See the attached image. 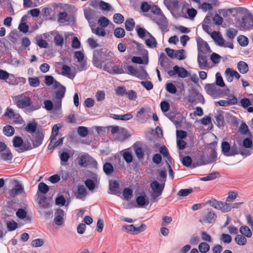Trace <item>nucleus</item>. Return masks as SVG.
<instances>
[{
  "instance_id": "nucleus-2",
  "label": "nucleus",
  "mask_w": 253,
  "mask_h": 253,
  "mask_svg": "<svg viewBox=\"0 0 253 253\" xmlns=\"http://www.w3.org/2000/svg\"><path fill=\"white\" fill-rule=\"evenodd\" d=\"M211 36L218 45L231 49L233 48V43L231 42L225 41L219 32L214 31L212 32Z\"/></svg>"
},
{
  "instance_id": "nucleus-18",
  "label": "nucleus",
  "mask_w": 253,
  "mask_h": 253,
  "mask_svg": "<svg viewBox=\"0 0 253 253\" xmlns=\"http://www.w3.org/2000/svg\"><path fill=\"white\" fill-rule=\"evenodd\" d=\"M51 34L54 37L53 41L55 45L57 46L62 47L64 43L63 37L60 35L58 32L54 31L51 32Z\"/></svg>"
},
{
  "instance_id": "nucleus-29",
  "label": "nucleus",
  "mask_w": 253,
  "mask_h": 253,
  "mask_svg": "<svg viewBox=\"0 0 253 253\" xmlns=\"http://www.w3.org/2000/svg\"><path fill=\"white\" fill-rule=\"evenodd\" d=\"M237 68L239 71L242 74L247 73L249 70L248 64L244 61H240L237 64Z\"/></svg>"
},
{
  "instance_id": "nucleus-61",
  "label": "nucleus",
  "mask_w": 253,
  "mask_h": 253,
  "mask_svg": "<svg viewBox=\"0 0 253 253\" xmlns=\"http://www.w3.org/2000/svg\"><path fill=\"white\" fill-rule=\"evenodd\" d=\"M39 190L43 194L46 193L48 190V186L43 182H41L38 186Z\"/></svg>"
},
{
  "instance_id": "nucleus-9",
  "label": "nucleus",
  "mask_w": 253,
  "mask_h": 253,
  "mask_svg": "<svg viewBox=\"0 0 253 253\" xmlns=\"http://www.w3.org/2000/svg\"><path fill=\"white\" fill-rule=\"evenodd\" d=\"M154 20L163 31L166 32L168 31V21L163 12L157 15V17L154 19Z\"/></svg>"
},
{
  "instance_id": "nucleus-27",
  "label": "nucleus",
  "mask_w": 253,
  "mask_h": 253,
  "mask_svg": "<svg viewBox=\"0 0 253 253\" xmlns=\"http://www.w3.org/2000/svg\"><path fill=\"white\" fill-rule=\"evenodd\" d=\"M216 217V214L213 212L210 211L203 218V221L209 223H212L215 221Z\"/></svg>"
},
{
  "instance_id": "nucleus-25",
  "label": "nucleus",
  "mask_w": 253,
  "mask_h": 253,
  "mask_svg": "<svg viewBox=\"0 0 253 253\" xmlns=\"http://www.w3.org/2000/svg\"><path fill=\"white\" fill-rule=\"evenodd\" d=\"M164 3L168 9L170 10L176 9L178 6V1L177 0L165 1Z\"/></svg>"
},
{
  "instance_id": "nucleus-51",
  "label": "nucleus",
  "mask_w": 253,
  "mask_h": 253,
  "mask_svg": "<svg viewBox=\"0 0 253 253\" xmlns=\"http://www.w3.org/2000/svg\"><path fill=\"white\" fill-rule=\"evenodd\" d=\"M113 21L116 24H121L124 22V17L120 13H116L113 16Z\"/></svg>"
},
{
  "instance_id": "nucleus-52",
  "label": "nucleus",
  "mask_w": 253,
  "mask_h": 253,
  "mask_svg": "<svg viewBox=\"0 0 253 253\" xmlns=\"http://www.w3.org/2000/svg\"><path fill=\"white\" fill-rule=\"evenodd\" d=\"M78 133L81 137H84L87 135L88 131L87 127L85 126H79L78 128Z\"/></svg>"
},
{
  "instance_id": "nucleus-14",
  "label": "nucleus",
  "mask_w": 253,
  "mask_h": 253,
  "mask_svg": "<svg viewBox=\"0 0 253 253\" xmlns=\"http://www.w3.org/2000/svg\"><path fill=\"white\" fill-rule=\"evenodd\" d=\"M58 22L60 23H66L69 24L74 22V18L72 16H69L68 14L64 11L58 14Z\"/></svg>"
},
{
  "instance_id": "nucleus-53",
  "label": "nucleus",
  "mask_w": 253,
  "mask_h": 253,
  "mask_svg": "<svg viewBox=\"0 0 253 253\" xmlns=\"http://www.w3.org/2000/svg\"><path fill=\"white\" fill-rule=\"evenodd\" d=\"M98 22L102 27L104 28L109 25L110 21L106 17L101 16L98 19Z\"/></svg>"
},
{
  "instance_id": "nucleus-45",
  "label": "nucleus",
  "mask_w": 253,
  "mask_h": 253,
  "mask_svg": "<svg viewBox=\"0 0 253 253\" xmlns=\"http://www.w3.org/2000/svg\"><path fill=\"white\" fill-rule=\"evenodd\" d=\"M135 77L140 79V80H143L147 78L148 74L144 69L143 67H141L139 71H137Z\"/></svg>"
},
{
  "instance_id": "nucleus-16",
  "label": "nucleus",
  "mask_w": 253,
  "mask_h": 253,
  "mask_svg": "<svg viewBox=\"0 0 253 253\" xmlns=\"http://www.w3.org/2000/svg\"><path fill=\"white\" fill-rule=\"evenodd\" d=\"M64 211L60 209H57L55 213L54 221L56 225L60 226L64 223Z\"/></svg>"
},
{
  "instance_id": "nucleus-8",
  "label": "nucleus",
  "mask_w": 253,
  "mask_h": 253,
  "mask_svg": "<svg viewBox=\"0 0 253 253\" xmlns=\"http://www.w3.org/2000/svg\"><path fill=\"white\" fill-rule=\"evenodd\" d=\"M146 228V226L144 224H141L139 227H135L133 224L129 225H124L122 227V229L127 233L132 234H137L144 231Z\"/></svg>"
},
{
  "instance_id": "nucleus-6",
  "label": "nucleus",
  "mask_w": 253,
  "mask_h": 253,
  "mask_svg": "<svg viewBox=\"0 0 253 253\" xmlns=\"http://www.w3.org/2000/svg\"><path fill=\"white\" fill-rule=\"evenodd\" d=\"M23 139L20 136H15L13 139V144L14 147L19 148L17 151L19 153L23 152L32 148L29 143L23 144Z\"/></svg>"
},
{
  "instance_id": "nucleus-35",
  "label": "nucleus",
  "mask_w": 253,
  "mask_h": 253,
  "mask_svg": "<svg viewBox=\"0 0 253 253\" xmlns=\"http://www.w3.org/2000/svg\"><path fill=\"white\" fill-rule=\"evenodd\" d=\"M136 31L137 32L138 36L140 38H146L148 36V33H150L146 29L140 27L138 26H136Z\"/></svg>"
},
{
  "instance_id": "nucleus-55",
  "label": "nucleus",
  "mask_w": 253,
  "mask_h": 253,
  "mask_svg": "<svg viewBox=\"0 0 253 253\" xmlns=\"http://www.w3.org/2000/svg\"><path fill=\"white\" fill-rule=\"evenodd\" d=\"M166 89L168 92L171 94H175L177 92V89L176 86L173 84L171 83L167 84Z\"/></svg>"
},
{
  "instance_id": "nucleus-42",
  "label": "nucleus",
  "mask_w": 253,
  "mask_h": 253,
  "mask_svg": "<svg viewBox=\"0 0 253 253\" xmlns=\"http://www.w3.org/2000/svg\"><path fill=\"white\" fill-rule=\"evenodd\" d=\"M125 31L122 28H117L115 29L114 34L117 38H122L125 36Z\"/></svg>"
},
{
  "instance_id": "nucleus-19",
  "label": "nucleus",
  "mask_w": 253,
  "mask_h": 253,
  "mask_svg": "<svg viewBox=\"0 0 253 253\" xmlns=\"http://www.w3.org/2000/svg\"><path fill=\"white\" fill-rule=\"evenodd\" d=\"M208 94L212 96H216L218 93V89L214 84H208L205 87Z\"/></svg>"
},
{
  "instance_id": "nucleus-57",
  "label": "nucleus",
  "mask_w": 253,
  "mask_h": 253,
  "mask_svg": "<svg viewBox=\"0 0 253 253\" xmlns=\"http://www.w3.org/2000/svg\"><path fill=\"white\" fill-rule=\"evenodd\" d=\"M44 241L42 239H36L34 240L32 243L31 245L35 248L42 247L43 245Z\"/></svg>"
},
{
  "instance_id": "nucleus-12",
  "label": "nucleus",
  "mask_w": 253,
  "mask_h": 253,
  "mask_svg": "<svg viewBox=\"0 0 253 253\" xmlns=\"http://www.w3.org/2000/svg\"><path fill=\"white\" fill-rule=\"evenodd\" d=\"M208 54H198L197 61L201 69H207L211 68L208 61Z\"/></svg>"
},
{
  "instance_id": "nucleus-43",
  "label": "nucleus",
  "mask_w": 253,
  "mask_h": 253,
  "mask_svg": "<svg viewBox=\"0 0 253 253\" xmlns=\"http://www.w3.org/2000/svg\"><path fill=\"white\" fill-rule=\"evenodd\" d=\"M220 240L223 243L229 244L232 241V237L229 234L223 233L220 237Z\"/></svg>"
},
{
  "instance_id": "nucleus-3",
  "label": "nucleus",
  "mask_w": 253,
  "mask_h": 253,
  "mask_svg": "<svg viewBox=\"0 0 253 253\" xmlns=\"http://www.w3.org/2000/svg\"><path fill=\"white\" fill-rule=\"evenodd\" d=\"M206 204H210L214 208L220 210L222 212H228L231 210L230 204L218 201L216 200H208Z\"/></svg>"
},
{
  "instance_id": "nucleus-39",
  "label": "nucleus",
  "mask_w": 253,
  "mask_h": 253,
  "mask_svg": "<svg viewBox=\"0 0 253 253\" xmlns=\"http://www.w3.org/2000/svg\"><path fill=\"white\" fill-rule=\"evenodd\" d=\"M198 249L201 253H206L210 250V246L208 243L202 242L199 244Z\"/></svg>"
},
{
  "instance_id": "nucleus-28",
  "label": "nucleus",
  "mask_w": 253,
  "mask_h": 253,
  "mask_svg": "<svg viewBox=\"0 0 253 253\" xmlns=\"http://www.w3.org/2000/svg\"><path fill=\"white\" fill-rule=\"evenodd\" d=\"M119 184L116 180L111 181L109 183L110 193L112 194H117L118 193V188Z\"/></svg>"
},
{
  "instance_id": "nucleus-37",
  "label": "nucleus",
  "mask_w": 253,
  "mask_h": 253,
  "mask_svg": "<svg viewBox=\"0 0 253 253\" xmlns=\"http://www.w3.org/2000/svg\"><path fill=\"white\" fill-rule=\"evenodd\" d=\"M135 27V22L132 18L128 19L126 21L125 27L127 31H131Z\"/></svg>"
},
{
  "instance_id": "nucleus-62",
  "label": "nucleus",
  "mask_w": 253,
  "mask_h": 253,
  "mask_svg": "<svg viewBox=\"0 0 253 253\" xmlns=\"http://www.w3.org/2000/svg\"><path fill=\"white\" fill-rule=\"evenodd\" d=\"M150 11L153 14L156 16L161 14L162 12L161 9L158 6L155 4H151Z\"/></svg>"
},
{
  "instance_id": "nucleus-58",
  "label": "nucleus",
  "mask_w": 253,
  "mask_h": 253,
  "mask_svg": "<svg viewBox=\"0 0 253 253\" xmlns=\"http://www.w3.org/2000/svg\"><path fill=\"white\" fill-rule=\"evenodd\" d=\"M238 42L241 46H246L248 44V38L243 35H240L238 38Z\"/></svg>"
},
{
  "instance_id": "nucleus-17",
  "label": "nucleus",
  "mask_w": 253,
  "mask_h": 253,
  "mask_svg": "<svg viewBox=\"0 0 253 253\" xmlns=\"http://www.w3.org/2000/svg\"><path fill=\"white\" fill-rule=\"evenodd\" d=\"M198 54H208L209 53L211 52L208 43L204 41L198 43Z\"/></svg>"
},
{
  "instance_id": "nucleus-36",
  "label": "nucleus",
  "mask_w": 253,
  "mask_h": 253,
  "mask_svg": "<svg viewBox=\"0 0 253 253\" xmlns=\"http://www.w3.org/2000/svg\"><path fill=\"white\" fill-rule=\"evenodd\" d=\"M92 32L98 37H104L106 35L104 28L102 27H99L95 29H92Z\"/></svg>"
},
{
  "instance_id": "nucleus-31",
  "label": "nucleus",
  "mask_w": 253,
  "mask_h": 253,
  "mask_svg": "<svg viewBox=\"0 0 253 253\" xmlns=\"http://www.w3.org/2000/svg\"><path fill=\"white\" fill-rule=\"evenodd\" d=\"M0 157L5 161H10L13 158L12 154L9 149L0 153Z\"/></svg>"
},
{
  "instance_id": "nucleus-13",
  "label": "nucleus",
  "mask_w": 253,
  "mask_h": 253,
  "mask_svg": "<svg viewBox=\"0 0 253 253\" xmlns=\"http://www.w3.org/2000/svg\"><path fill=\"white\" fill-rule=\"evenodd\" d=\"M225 75L226 80L229 83L233 81L234 77L238 80L240 78V75L238 72L230 68H228L225 70Z\"/></svg>"
},
{
  "instance_id": "nucleus-7",
  "label": "nucleus",
  "mask_w": 253,
  "mask_h": 253,
  "mask_svg": "<svg viewBox=\"0 0 253 253\" xmlns=\"http://www.w3.org/2000/svg\"><path fill=\"white\" fill-rule=\"evenodd\" d=\"M4 116L7 117L9 119L12 121L15 124H21L22 119L18 113L14 112V111L8 107L4 114Z\"/></svg>"
},
{
  "instance_id": "nucleus-34",
  "label": "nucleus",
  "mask_w": 253,
  "mask_h": 253,
  "mask_svg": "<svg viewBox=\"0 0 253 253\" xmlns=\"http://www.w3.org/2000/svg\"><path fill=\"white\" fill-rule=\"evenodd\" d=\"M103 170L106 174L110 175L114 171L113 166L110 163H106L103 166Z\"/></svg>"
},
{
  "instance_id": "nucleus-56",
  "label": "nucleus",
  "mask_w": 253,
  "mask_h": 253,
  "mask_svg": "<svg viewBox=\"0 0 253 253\" xmlns=\"http://www.w3.org/2000/svg\"><path fill=\"white\" fill-rule=\"evenodd\" d=\"M136 202L139 207L144 206L146 203V196L144 195L137 197L136 199Z\"/></svg>"
},
{
  "instance_id": "nucleus-33",
  "label": "nucleus",
  "mask_w": 253,
  "mask_h": 253,
  "mask_svg": "<svg viewBox=\"0 0 253 253\" xmlns=\"http://www.w3.org/2000/svg\"><path fill=\"white\" fill-rule=\"evenodd\" d=\"M38 124L35 121L29 123L25 127V130L30 133H34L36 131Z\"/></svg>"
},
{
  "instance_id": "nucleus-30",
  "label": "nucleus",
  "mask_w": 253,
  "mask_h": 253,
  "mask_svg": "<svg viewBox=\"0 0 253 253\" xmlns=\"http://www.w3.org/2000/svg\"><path fill=\"white\" fill-rule=\"evenodd\" d=\"M66 88L64 86L61 85L58 90L55 92V98L56 100H62L64 97Z\"/></svg>"
},
{
  "instance_id": "nucleus-23",
  "label": "nucleus",
  "mask_w": 253,
  "mask_h": 253,
  "mask_svg": "<svg viewBox=\"0 0 253 253\" xmlns=\"http://www.w3.org/2000/svg\"><path fill=\"white\" fill-rule=\"evenodd\" d=\"M237 102V98L233 96L232 99L230 100H219L215 102L216 105H218L220 106H227L230 104H235Z\"/></svg>"
},
{
  "instance_id": "nucleus-5",
  "label": "nucleus",
  "mask_w": 253,
  "mask_h": 253,
  "mask_svg": "<svg viewBox=\"0 0 253 253\" xmlns=\"http://www.w3.org/2000/svg\"><path fill=\"white\" fill-rule=\"evenodd\" d=\"M221 150L223 154L227 157L233 156L239 154L237 149L234 147L231 148L230 144L226 141L221 143Z\"/></svg>"
},
{
  "instance_id": "nucleus-22",
  "label": "nucleus",
  "mask_w": 253,
  "mask_h": 253,
  "mask_svg": "<svg viewBox=\"0 0 253 253\" xmlns=\"http://www.w3.org/2000/svg\"><path fill=\"white\" fill-rule=\"evenodd\" d=\"M111 132L112 134H125V136L122 139H126L129 136L126 129L124 128H120L118 126H112Z\"/></svg>"
},
{
  "instance_id": "nucleus-46",
  "label": "nucleus",
  "mask_w": 253,
  "mask_h": 253,
  "mask_svg": "<svg viewBox=\"0 0 253 253\" xmlns=\"http://www.w3.org/2000/svg\"><path fill=\"white\" fill-rule=\"evenodd\" d=\"M3 132L5 135L10 136L14 133V128L11 126H6L3 127Z\"/></svg>"
},
{
  "instance_id": "nucleus-15",
  "label": "nucleus",
  "mask_w": 253,
  "mask_h": 253,
  "mask_svg": "<svg viewBox=\"0 0 253 253\" xmlns=\"http://www.w3.org/2000/svg\"><path fill=\"white\" fill-rule=\"evenodd\" d=\"M24 192V188L21 183L16 182L14 187L9 192V195L12 197H15L17 195L22 194Z\"/></svg>"
},
{
  "instance_id": "nucleus-64",
  "label": "nucleus",
  "mask_w": 253,
  "mask_h": 253,
  "mask_svg": "<svg viewBox=\"0 0 253 253\" xmlns=\"http://www.w3.org/2000/svg\"><path fill=\"white\" fill-rule=\"evenodd\" d=\"M192 189H181L177 193V195L179 196H187L192 192Z\"/></svg>"
},
{
  "instance_id": "nucleus-50",
  "label": "nucleus",
  "mask_w": 253,
  "mask_h": 253,
  "mask_svg": "<svg viewBox=\"0 0 253 253\" xmlns=\"http://www.w3.org/2000/svg\"><path fill=\"white\" fill-rule=\"evenodd\" d=\"M28 82L29 84L32 87H37L40 85V80L38 77L29 78Z\"/></svg>"
},
{
  "instance_id": "nucleus-40",
  "label": "nucleus",
  "mask_w": 253,
  "mask_h": 253,
  "mask_svg": "<svg viewBox=\"0 0 253 253\" xmlns=\"http://www.w3.org/2000/svg\"><path fill=\"white\" fill-rule=\"evenodd\" d=\"M235 241L239 245L244 246L247 243V239L241 235H237L235 238Z\"/></svg>"
},
{
  "instance_id": "nucleus-32",
  "label": "nucleus",
  "mask_w": 253,
  "mask_h": 253,
  "mask_svg": "<svg viewBox=\"0 0 253 253\" xmlns=\"http://www.w3.org/2000/svg\"><path fill=\"white\" fill-rule=\"evenodd\" d=\"M107 72L111 74H121L125 73V71L123 68L115 65L112 66L111 70L107 69Z\"/></svg>"
},
{
  "instance_id": "nucleus-20",
  "label": "nucleus",
  "mask_w": 253,
  "mask_h": 253,
  "mask_svg": "<svg viewBox=\"0 0 253 253\" xmlns=\"http://www.w3.org/2000/svg\"><path fill=\"white\" fill-rule=\"evenodd\" d=\"M62 74L69 78L73 79L76 76V72H72L71 68L69 66L66 65H63L62 67Z\"/></svg>"
},
{
  "instance_id": "nucleus-63",
  "label": "nucleus",
  "mask_w": 253,
  "mask_h": 253,
  "mask_svg": "<svg viewBox=\"0 0 253 253\" xmlns=\"http://www.w3.org/2000/svg\"><path fill=\"white\" fill-rule=\"evenodd\" d=\"M216 84L220 87H223L225 85L223 79L219 73L216 74Z\"/></svg>"
},
{
  "instance_id": "nucleus-26",
  "label": "nucleus",
  "mask_w": 253,
  "mask_h": 253,
  "mask_svg": "<svg viewBox=\"0 0 253 253\" xmlns=\"http://www.w3.org/2000/svg\"><path fill=\"white\" fill-rule=\"evenodd\" d=\"M43 137L44 136L42 132H37L36 138L33 142L34 147H38L42 144Z\"/></svg>"
},
{
  "instance_id": "nucleus-44",
  "label": "nucleus",
  "mask_w": 253,
  "mask_h": 253,
  "mask_svg": "<svg viewBox=\"0 0 253 253\" xmlns=\"http://www.w3.org/2000/svg\"><path fill=\"white\" fill-rule=\"evenodd\" d=\"M237 34V31L233 28H229L226 31V35L228 39L232 40Z\"/></svg>"
},
{
  "instance_id": "nucleus-21",
  "label": "nucleus",
  "mask_w": 253,
  "mask_h": 253,
  "mask_svg": "<svg viewBox=\"0 0 253 253\" xmlns=\"http://www.w3.org/2000/svg\"><path fill=\"white\" fill-rule=\"evenodd\" d=\"M145 44L149 47L155 48L158 43L156 39L150 33H148V36L145 39Z\"/></svg>"
},
{
  "instance_id": "nucleus-1",
  "label": "nucleus",
  "mask_w": 253,
  "mask_h": 253,
  "mask_svg": "<svg viewBox=\"0 0 253 253\" xmlns=\"http://www.w3.org/2000/svg\"><path fill=\"white\" fill-rule=\"evenodd\" d=\"M14 101L19 108H27V111L32 112L40 108L39 104L33 105L31 99L24 93L15 96Z\"/></svg>"
},
{
  "instance_id": "nucleus-49",
  "label": "nucleus",
  "mask_w": 253,
  "mask_h": 253,
  "mask_svg": "<svg viewBox=\"0 0 253 253\" xmlns=\"http://www.w3.org/2000/svg\"><path fill=\"white\" fill-rule=\"evenodd\" d=\"M89 163L88 158L86 156H81L79 162V165L82 167H86Z\"/></svg>"
},
{
  "instance_id": "nucleus-11",
  "label": "nucleus",
  "mask_w": 253,
  "mask_h": 253,
  "mask_svg": "<svg viewBox=\"0 0 253 253\" xmlns=\"http://www.w3.org/2000/svg\"><path fill=\"white\" fill-rule=\"evenodd\" d=\"M38 204L39 207L38 209L41 213H43V209L49 208L51 206L50 201L48 200L44 196H41L39 197Z\"/></svg>"
},
{
  "instance_id": "nucleus-47",
  "label": "nucleus",
  "mask_w": 253,
  "mask_h": 253,
  "mask_svg": "<svg viewBox=\"0 0 253 253\" xmlns=\"http://www.w3.org/2000/svg\"><path fill=\"white\" fill-rule=\"evenodd\" d=\"M98 5L102 10L108 11L112 10L111 5L103 0H99L98 1Z\"/></svg>"
},
{
  "instance_id": "nucleus-4",
  "label": "nucleus",
  "mask_w": 253,
  "mask_h": 253,
  "mask_svg": "<svg viewBox=\"0 0 253 253\" xmlns=\"http://www.w3.org/2000/svg\"><path fill=\"white\" fill-rule=\"evenodd\" d=\"M165 187V184H160L157 181H153L150 185L152 191V197L155 199L161 195Z\"/></svg>"
},
{
  "instance_id": "nucleus-60",
  "label": "nucleus",
  "mask_w": 253,
  "mask_h": 253,
  "mask_svg": "<svg viewBox=\"0 0 253 253\" xmlns=\"http://www.w3.org/2000/svg\"><path fill=\"white\" fill-rule=\"evenodd\" d=\"M36 43L40 48H47L48 47V43L42 39L36 38Z\"/></svg>"
},
{
  "instance_id": "nucleus-10",
  "label": "nucleus",
  "mask_w": 253,
  "mask_h": 253,
  "mask_svg": "<svg viewBox=\"0 0 253 253\" xmlns=\"http://www.w3.org/2000/svg\"><path fill=\"white\" fill-rule=\"evenodd\" d=\"M239 25L241 29L248 30L253 26V17L251 15H245L239 21Z\"/></svg>"
},
{
  "instance_id": "nucleus-41",
  "label": "nucleus",
  "mask_w": 253,
  "mask_h": 253,
  "mask_svg": "<svg viewBox=\"0 0 253 253\" xmlns=\"http://www.w3.org/2000/svg\"><path fill=\"white\" fill-rule=\"evenodd\" d=\"M240 232L247 237H251L252 235L251 230L246 226H242L240 228Z\"/></svg>"
},
{
  "instance_id": "nucleus-48",
  "label": "nucleus",
  "mask_w": 253,
  "mask_h": 253,
  "mask_svg": "<svg viewBox=\"0 0 253 253\" xmlns=\"http://www.w3.org/2000/svg\"><path fill=\"white\" fill-rule=\"evenodd\" d=\"M185 51L184 49H179L175 51L174 57L178 60H181L185 58L186 56L184 55Z\"/></svg>"
},
{
  "instance_id": "nucleus-38",
  "label": "nucleus",
  "mask_w": 253,
  "mask_h": 253,
  "mask_svg": "<svg viewBox=\"0 0 253 253\" xmlns=\"http://www.w3.org/2000/svg\"><path fill=\"white\" fill-rule=\"evenodd\" d=\"M78 196L77 198L80 199H82L84 198L86 194V190L84 185L79 186L78 188Z\"/></svg>"
},
{
  "instance_id": "nucleus-59",
  "label": "nucleus",
  "mask_w": 253,
  "mask_h": 253,
  "mask_svg": "<svg viewBox=\"0 0 253 253\" xmlns=\"http://www.w3.org/2000/svg\"><path fill=\"white\" fill-rule=\"evenodd\" d=\"M132 195V190L129 188H126L123 191V196L126 200H129Z\"/></svg>"
},
{
  "instance_id": "nucleus-54",
  "label": "nucleus",
  "mask_w": 253,
  "mask_h": 253,
  "mask_svg": "<svg viewBox=\"0 0 253 253\" xmlns=\"http://www.w3.org/2000/svg\"><path fill=\"white\" fill-rule=\"evenodd\" d=\"M103 61L98 55H94L93 57V64L98 68H101Z\"/></svg>"
},
{
  "instance_id": "nucleus-24",
  "label": "nucleus",
  "mask_w": 253,
  "mask_h": 253,
  "mask_svg": "<svg viewBox=\"0 0 253 253\" xmlns=\"http://www.w3.org/2000/svg\"><path fill=\"white\" fill-rule=\"evenodd\" d=\"M175 72L179 78H185L188 75V72L186 69L177 65H175Z\"/></svg>"
}]
</instances>
